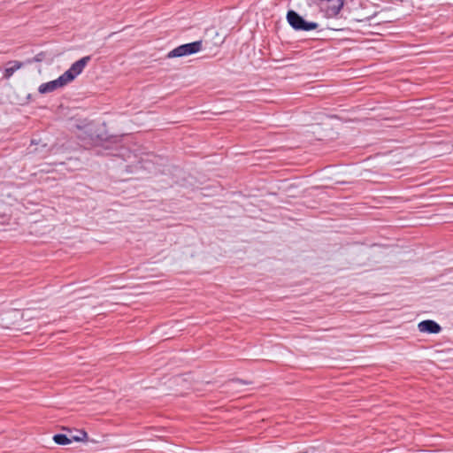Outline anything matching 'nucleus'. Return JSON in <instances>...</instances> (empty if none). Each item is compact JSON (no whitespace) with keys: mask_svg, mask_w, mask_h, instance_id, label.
<instances>
[{"mask_svg":"<svg viewBox=\"0 0 453 453\" xmlns=\"http://www.w3.org/2000/svg\"><path fill=\"white\" fill-rule=\"evenodd\" d=\"M202 49L203 42L196 41L190 43H186L176 47L167 54V58H173L189 56L201 51Z\"/></svg>","mask_w":453,"mask_h":453,"instance_id":"obj_1","label":"nucleus"},{"mask_svg":"<svg viewBox=\"0 0 453 453\" xmlns=\"http://www.w3.org/2000/svg\"><path fill=\"white\" fill-rule=\"evenodd\" d=\"M287 19L289 25L296 30L311 31L318 28L319 25L316 22H309L303 19L295 11H288L287 13Z\"/></svg>","mask_w":453,"mask_h":453,"instance_id":"obj_2","label":"nucleus"},{"mask_svg":"<svg viewBox=\"0 0 453 453\" xmlns=\"http://www.w3.org/2000/svg\"><path fill=\"white\" fill-rule=\"evenodd\" d=\"M89 60H90V57L86 56V57L79 59L78 61L74 62L71 65V67L62 74V76L64 77L65 81L67 83H70L72 81H73L75 79V77L77 75H79L83 71V69L85 68L87 64L89 62Z\"/></svg>","mask_w":453,"mask_h":453,"instance_id":"obj_3","label":"nucleus"},{"mask_svg":"<svg viewBox=\"0 0 453 453\" xmlns=\"http://www.w3.org/2000/svg\"><path fill=\"white\" fill-rule=\"evenodd\" d=\"M67 84L68 83L65 81L64 77L61 75L54 81H49L46 83H42V85H40L38 91L41 94H47V93L53 92L58 88H61Z\"/></svg>","mask_w":453,"mask_h":453,"instance_id":"obj_4","label":"nucleus"},{"mask_svg":"<svg viewBox=\"0 0 453 453\" xmlns=\"http://www.w3.org/2000/svg\"><path fill=\"white\" fill-rule=\"evenodd\" d=\"M343 4V0H328L326 1V5L322 8H325L326 17L334 18L339 14Z\"/></svg>","mask_w":453,"mask_h":453,"instance_id":"obj_5","label":"nucleus"},{"mask_svg":"<svg viewBox=\"0 0 453 453\" xmlns=\"http://www.w3.org/2000/svg\"><path fill=\"white\" fill-rule=\"evenodd\" d=\"M418 330L423 333L438 334L441 327L434 320H424L418 325Z\"/></svg>","mask_w":453,"mask_h":453,"instance_id":"obj_6","label":"nucleus"},{"mask_svg":"<svg viewBox=\"0 0 453 453\" xmlns=\"http://www.w3.org/2000/svg\"><path fill=\"white\" fill-rule=\"evenodd\" d=\"M9 66L4 70V77L9 79L17 70H19L22 66V63L19 61L10 62Z\"/></svg>","mask_w":453,"mask_h":453,"instance_id":"obj_7","label":"nucleus"},{"mask_svg":"<svg viewBox=\"0 0 453 453\" xmlns=\"http://www.w3.org/2000/svg\"><path fill=\"white\" fill-rule=\"evenodd\" d=\"M53 441L59 445H67L72 442V439L69 435L62 434H55Z\"/></svg>","mask_w":453,"mask_h":453,"instance_id":"obj_8","label":"nucleus"},{"mask_svg":"<svg viewBox=\"0 0 453 453\" xmlns=\"http://www.w3.org/2000/svg\"><path fill=\"white\" fill-rule=\"evenodd\" d=\"M69 436L72 439V441H83L88 438V434L84 430H79L75 434L70 433Z\"/></svg>","mask_w":453,"mask_h":453,"instance_id":"obj_9","label":"nucleus"}]
</instances>
